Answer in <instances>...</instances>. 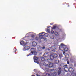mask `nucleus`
I'll list each match as a JSON object with an SVG mask.
<instances>
[{
    "mask_svg": "<svg viewBox=\"0 0 76 76\" xmlns=\"http://www.w3.org/2000/svg\"><path fill=\"white\" fill-rule=\"evenodd\" d=\"M56 47L55 46H52L50 48H49V50H50V53L52 54H54V53L55 52Z\"/></svg>",
    "mask_w": 76,
    "mask_h": 76,
    "instance_id": "obj_1",
    "label": "nucleus"
},
{
    "mask_svg": "<svg viewBox=\"0 0 76 76\" xmlns=\"http://www.w3.org/2000/svg\"><path fill=\"white\" fill-rule=\"evenodd\" d=\"M43 65L44 66H46L47 67H49V68H51V67H53V63H50V64L48 65L46 64L45 63H43Z\"/></svg>",
    "mask_w": 76,
    "mask_h": 76,
    "instance_id": "obj_2",
    "label": "nucleus"
},
{
    "mask_svg": "<svg viewBox=\"0 0 76 76\" xmlns=\"http://www.w3.org/2000/svg\"><path fill=\"white\" fill-rule=\"evenodd\" d=\"M64 70L65 71H66V72L68 70L69 72H73V71H74L73 69L71 67L69 68V69L67 67H65Z\"/></svg>",
    "mask_w": 76,
    "mask_h": 76,
    "instance_id": "obj_3",
    "label": "nucleus"
},
{
    "mask_svg": "<svg viewBox=\"0 0 76 76\" xmlns=\"http://www.w3.org/2000/svg\"><path fill=\"white\" fill-rule=\"evenodd\" d=\"M66 45H65L61 43V46L59 47V50L61 51L64 50V47H65Z\"/></svg>",
    "mask_w": 76,
    "mask_h": 76,
    "instance_id": "obj_4",
    "label": "nucleus"
},
{
    "mask_svg": "<svg viewBox=\"0 0 76 76\" xmlns=\"http://www.w3.org/2000/svg\"><path fill=\"white\" fill-rule=\"evenodd\" d=\"M38 58H39V57L34 56L33 58L34 62L35 63H37V64H39V62L38 61Z\"/></svg>",
    "mask_w": 76,
    "mask_h": 76,
    "instance_id": "obj_5",
    "label": "nucleus"
},
{
    "mask_svg": "<svg viewBox=\"0 0 76 76\" xmlns=\"http://www.w3.org/2000/svg\"><path fill=\"white\" fill-rule=\"evenodd\" d=\"M30 49V46H25L24 48L23 49V51H26V50H28Z\"/></svg>",
    "mask_w": 76,
    "mask_h": 76,
    "instance_id": "obj_6",
    "label": "nucleus"
},
{
    "mask_svg": "<svg viewBox=\"0 0 76 76\" xmlns=\"http://www.w3.org/2000/svg\"><path fill=\"white\" fill-rule=\"evenodd\" d=\"M59 70L58 72V75H60V74L61 75H64L63 73H61V68H58Z\"/></svg>",
    "mask_w": 76,
    "mask_h": 76,
    "instance_id": "obj_7",
    "label": "nucleus"
},
{
    "mask_svg": "<svg viewBox=\"0 0 76 76\" xmlns=\"http://www.w3.org/2000/svg\"><path fill=\"white\" fill-rule=\"evenodd\" d=\"M37 48L39 51H42V47L39 45H37Z\"/></svg>",
    "mask_w": 76,
    "mask_h": 76,
    "instance_id": "obj_8",
    "label": "nucleus"
},
{
    "mask_svg": "<svg viewBox=\"0 0 76 76\" xmlns=\"http://www.w3.org/2000/svg\"><path fill=\"white\" fill-rule=\"evenodd\" d=\"M20 44H21V45H23V46H25L26 44L25 43V42H24L23 41H22L20 42Z\"/></svg>",
    "mask_w": 76,
    "mask_h": 76,
    "instance_id": "obj_9",
    "label": "nucleus"
},
{
    "mask_svg": "<svg viewBox=\"0 0 76 76\" xmlns=\"http://www.w3.org/2000/svg\"><path fill=\"white\" fill-rule=\"evenodd\" d=\"M43 56L45 57H48L49 56V55L47 53H45L43 55Z\"/></svg>",
    "mask_w": 76,
    "mask_h": 76,
    "instance_id": "obj_10",
    "label": "nucleus"
},
{
    "mask_svg": "<svg viewBox=\"0 0 76 76\" xmlns=\"http://www.w3.org/2000/svg\"><path fill=\"white\" fill-rule=\"evenodd\" d=\"M32 45L33 47H35L37 45V42L35 41L33 42L32 43Z\"/></svg>",
    "mask_w": 76,
    "mask_h": 76,
    "instance_id": "obj_11",
    "label": "nucleus"
},
{
    "mask_svg": "<svg viewBox=\"0 0 76 76\" xmlns=\"http://www.w3.org/2000/svg\"><path fill=\"white\" fill-rule=\"evenodd\" d=\"M50 58L51 60H54V55H53L52 54L50 55Z\"/></svg>",
    "mask_w": 76,
    "mask_h": 76,
    "instance_id": "obj_12",
    "label": "nucleus"
},
{
    "mask_svg": "<svg viewBox=\"0 0 76 76\" xmlns=\"http://www.w3.org/2000/svg\"><path fill=\"white\" fill-rule=\"evenodd\" d=\"M49 37L51 39H54V36L53 35H49Z\"/></svg>",
    "mask_w": 76,
    "mask_h": 76,
    "instance_id": "obj_13",
    "label": "nucleus"
},
{
    "mask_svg": "<svg viewBox=\"0 0 76 76\" xmlns=\"http://www.w3.org/2000/svg\"><path fill=\"white\" fill-rule=\"evenodd\" d=\"M65 56L66 58H69V55L67 53L65 54Z\"/></svg>",
    "mask_w": 76,
    "mask_h": 76,
    "instance_id": "obj_14",
    "label": "nucleus"
},
{
    "mask_svg": "<svg viewBox=\"0 0 76 76\" xmlns=\"http://www.w3.org/2000/svg\"><path fill=\"white\" fill-rule=\"evenodd\" d=\"M41 60L42 61H46V60H45V58H44V57H41L40 58Z\"/></svg>",
    "mask_w": 76,
    "mask_h": 76,
    "instance_id": "obj_15",
    "label": "nucleus"
},
{
    "mask_svg": "<svg viewBox=\"0 0 76 76\" xmlns=\"http://www.w3.org/2000/svg\"><path fill=\"white\" fill-rule=\"evenodd\" d=\"M45 66V68L44 69V70H46V72H48L49 71V69H48L49 67H46V66Z\"/></svg>",
    "mask_w": 76,
    "mask_h": 76,
    "instance_id": "obj_16",
    "label": "nucleus"
},
{
    "mask_svg": "<svg viewBox=\"0 0 76 76\" xmlns=\"http://www.w3.org/2000/svg\"><path fill=\"white\" fill-rule=\"evenodd\" d=\"M39 35H42V36L44 37V36H45V34L44 32H42L41 33H39Z\"/></svg>",
    "mask_w": 76,
    "mask_h": 76,
    "instance_id": "obj_17",
    "label": "nucleus"
},
{
    "mask_svg": "<svg viewBox=\"0 0 76 76\" xmlns=\"http://www.w3.org/2000/svg\"><path fill=\"white\" fill-rule=\"evenodd\" d=\"M52 74V75L53 76H57V73L56 72H54L53 73H51Z\"/></svg>",
    "mask_w": 76,
    "mask_h": 76,
    "instance_id": "obj_18",
    "label": "nucleus"
},
{
    "mask_svg": "<svg viewBox=\"0 0 76 76\" xmlns=\"http://www.w3.org/2000/svg\"><path fill=\"white\" fill-rule=\"evenodd\" d=\"M54 34L55 36L56 37H58V36H59V34L57 32H55Z\"/></svg>",
    "mask_w": 76,
    "mask_h": 76,
    "instance_id": "obj_19",
    "label": "nucleus"
},
{
    "mask_svg": "<svg viewBox=\"0 0 76 76\" xmlns=\"http://www.w3.org/2000/svg\"><path fill=\"white\" fill-rule=\"evenodd\" d=\"M31 51L34 53V52L35 51V49L34 48H31Z\"/></svg>",
    "mask_w": 76,
    "mask_h": 76,
    "instance_id": "obj_20",
    "label": "nucleus"
},
{
    "mask_svg": "<svg viewBox=\"0 0 76 76\" xmlns=\"http://www.w3.org/2000/svg\"><path fill=\"white\" fill-rule=\"evenodd\" d=\"M53 56L54 57V58H57L58 57V55L56 54H54Z\"/></svg>",
    "mask_w": 76,
    "mask_h": 76,
    "instance_id": "obj_21",
    "label": "nucleus"
},
{
    "mask_svg": "<svg viewBox=\"0 0 76 76\" xmlns=\"http://www.w3.org/2000/svg\"><path fill=\"white\" fill-rule=\"evenodd\" d=\"M55 63H56V64H58V63H59V60H55Z\"/></svg>",
    "mask_w": 76,
    "mask_h": 76,
    "instance_id": "obj_22",
    "label": "nucleus"
},
{
    "mask_svg": "<svg viewBox=\"0 0 76 76\" xmlns=\"http://www.w3.org/2000/svg\"><path fill=\"white\" fill-rule=\"evenodd\" d=\"M34 54V52H31L29 54V55H27V57H28V56H30V55H32V54Z\"/></svg>",
    "mask_w": 76,
    "mask_h": 76,
    "instance_id": "obj_23",
    "label": "nucleus"
},
{
    "mask_svg": "<svg viewBox=\"0 0 76 76\" xmlns=\"http://www.w3.org/2000/svg\"><path fill=\"white\" fill-rule=\"evenodd\" d=\"M40 39H42V38L44 39V37L41 35H40L39 37Z\"/></svg>",
    "mask_w": 76,
    "mask_h": 76,
    "instance_id": "obj_24",
    "label": "nucleus"
},
{
    "mask_svg": "<svg viewBox=\"0 0 76 76\" xmlns=\"http://www.w3.org/2000/svg\"><path fill=\"white\" fill-rule=\"evenodd\" d=\"M33 54H34V55L36 56V55H37V54H38V53H37V52L35 51L33 52Z\"/></svg>",
    "mask_w": 76,
    "mask_h": 76,
    "instance_id": "obj_25",
    "label": "nucleus"
},
{
    "mask_svg": "<svg viewBox=\"0 0 76 76\" xmlns=\"http://www.w3.org/2000/svg\"><path fill=\"white\" fill-rule=\"evenodd\" d=\"M53 27L52 28V29H56V28L57 26H56L53 25Z\"/></svg>",
    "mask_w": 76,
    "mask_h": 76,
    "instance_id": "obj_26",
    "label": "nucleus"
},
{
    "mask_svg": "<svg viewBox=\"0 0 76 76\" xmlns=\"http://www.w3.org/2000/svg\"><path fill=\"white\" fill-rule=\"evenodd\" d=\"M64 50L65 51H68V48H65Z\"/></svg>",
    "mask_w": 76,
    "mask_h": 76,
    "instance_id": "obj_27",
    "label": "nucleus"
},
{
    "mask_svg": "<svg viewBox=\"0 0 76 76\" xmlns=\"http://www.w3.org/2000/svg\"><path fill=\"white\" fill-rule=\"evenodd\" d=\"M61 66V67H64V64H61L60 65Z\"/></svg>",
    "mask_w": 76,
    "mask_h": 76,
    "instance_id": "obj_28",
    "label": "nucleus"
},
{
    "mask_svg": "<svg viewBox=\"0 0 76 76\" xmlns=\"http://www.w3.org/2000/svg\"><path fill=\"white\" fill-rule=\"evenodd\" d=\"M31 38H34L35 37V35H32L31 36Z\"/></svg>",
    "mask_w": 76,
    "mask_h": 76,
    "instance_id": "obj_29",
    "label": "nucleus"
},
{
    "mask_svg": "<svg viewBox=\"0 0 76 76\" xmlns=\"http://www.w3.org/2000/svg\"><path fill=\"white\" fill-rule=\"evenodd\" d=\"M63 57V55H62V54H59V57L60 58H61V57Z\"/></svg>",
    "mask_w": 76,
    "mask_h": 76,
    "instance_id": "obj_30",
    "label": "nucleus"
},
{
    "mask_svg": "<svg viewBox=\"0 0 76 76\" xmlns=\"http://www.w3.org/2000/svg\"><path fill=\"white\" fill-rule=\"evenodd\" d=\"M50 59H47V61H48V63H50Z\"/></svg>",
    "mask_w": 76,
    "mask_h": 76,
    "instance_id": "obj_31",
    "label": "nucleus"
},
{
    "mask_svg": "<svg viewBox=\"0 0 76 76\" xmlns=\"http://www.w3.org/2000/svg\"><path fill=\"white\" fill-rule=\"evenodd\" d=\"M51 34H54V31H53V30H52L51 31Z\"/></svg>",
    "mask_w": 76,
    "mask_h": 76,
    "instance_id": "obj_32",
    "label": "nucleus"
},
{
    "mask_svg": "<svg viewBox=\"0 0 76 76\" xmlns=\"http://www.w3.org/2000/svg\"><path fill=\"white\" fill-rule=\"evenodd\" d=\"M67 65H64V67H67Z\"/></svg>",
    "mask_w": 76,
    "mask_h": 76,
    "instance_id": "obj_33",
    "label": "nucleus"
},
{
    "mask_svg": "<svg viewBox=\"0 0 76 76\" xmlns=\"http://www.w3.org/2000/svg\"><path fill=\"white\" fill-rule=\"evenodd\" d=\"M36 40H38V38L37 37H36Z\"/></svg>",
    "mask_w": 76,
    "mask_h": 76,
    "instance_id": "obj_34",
    "label": "nucleus"
},
{
    "mask_svg": "<svg viewBox=\"0 0 76 76\" xmlns=\"http://www.w3.org/2000/svg\"><path fill=\"white\" fill-rule=\"evenodd\" d=\"M36 76H40V75H38V74H36Z\"/></svg>",
    "mask_w": 76,
    "mask_h": 76,
    "instance_id": "obj_35",
    "label": "nucleus"
},
{
    "mask_svg": "<svg viewBox=\"0 0 76 76\" xmlns=\"http://www.w3.org/2000/svg\"><path fill=\"white\" fill-rule=\"evenodd\" d=\"M39 54H42V52H39Z\"/></svg>",
    "mask_w": 76,
    "mask_h": 76,
    "instance_id": "obj_36",
    "label": "nucleus"
},
{
    "mask_svg": "<svg viewBox=\"0 0 76 76\" xmlns=\"http://www.w3.org/2000/svg\"><path fill=\"white\" fill-rule=\"evenodd\" d=\"M67 76H68V75H69V76H70V74H67Z\"/></svg>",
    "mask_w": 76,
    "mask_h": 76,
    "instance_id": "obj_37",
    "label": "nucleus"
},
{
    "mask_svg": "<svg viewBox=\"0 0 76 76\" xmlns=\"http://www.w3.org/2000/svg\"><path fill=\"white\" fill-rule=\"evenodd\" d=\"M42 49H43V50H44V49H45V47H44V46L43 47H42Z\"/></svg>",
    "mask_w": 76,
    "mask_h": 76,
    "instance_id": "obj_38",
    "label": "nucleus"
},
{
    "mask_svg": "<svg viewBox=\"0 0 76 76\" xmlns=\"http://www.w3.org/2000/svg\"><path fill=\"white\" fill-rule=\"evenodd\" d=\"M67 64H69V62L67 61Z\"/></svg>",
    "mask_w": 76,
    "mask_h": 76,
    "instance_id": "obj_39",
    "label": "nucleus"
},
{
    "mask_svg": "<svg viewBox=\"0 0 76 76\" xmlns=\"http://www.w3.org/2000/svg\"><path fill=\"white\" fill-rule=\"evenodd\" d=\"M65 54V52L63 51V54Z\"/></svg>",
    "mask_w": 76,
    "mask_h": 76,
    "instance_id": "obj_40",
    "label": "nucleus"
},
{
    "mask_svg": "<svg viewBox=\"0 0 76 76\" xmlns=\"http://www.w3.org/2000/svg\"><path fill=\"white\" fill-rule=\"evenodd\" d=\"M50 25H53V23H51L50 24Z\"/></svg>",
    "mask_w": 76,
    "mask_h": 76,
    "instance_id": "obj_41",
    "label": "nucleus"
},
{
    "mask_svg": "<svg viewBox=\"0 0 76 76\" xmlns=\"http://www.w3.org/2000/svg\"><path fill=\"white\" fill-rule=\"evenodd\" d=\"M66 4V3H63V5H64V4Z\"/></svg>",
    "mask_w": 76,
    "mask_h": 76,
    "instance_id": "obj_42",
    "label": "nucleus"
},
{
    "mask_svg": "<svg viewBox=\"0 0 76 76\" xmlns=\"http://www.w3.org/2000/svg\"><path fill=\"white\" fill-rule=\"evenodd\" d=\"M71 22V21H69V23H70Z\"/></svg>",
    "mask_w": 76,
    "mask_h": 76,
    "instance_id": "obj_43",
    "label": "nucleus"
},
{
    "mask_svg": "<svg viewBox=\"0 0 76 76\" xmlns=\"http://www.w3.org/2000/svg\"><path fill=\"white\" fill-rule=\"evenodd\" d=\"M47 31H48V29H47Z\"/></svg>",
    "mask_w": 76,
    "mask_h": 76,
    "instance_id": "obj_44",
    "label": "nucleus"
},
{
    "mask_svg": "<svg viewBox=\"0 0 76 76\" xmlns=\"http://www.w3.org/2000/svg\"><path fill=\"white\" fill-rule=\"evenodd\" d=\"M15 52H16V51L15 50Z\"/></svg>",
    "mask_w": 76,
    "mask_h": 76,
    "instance_id": "obj_45",
    "label": "nucleus"
}]
</instances>
